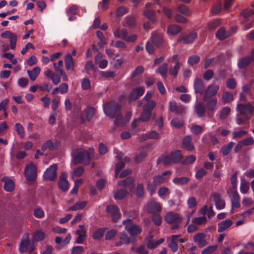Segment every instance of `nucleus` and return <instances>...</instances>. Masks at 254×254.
I'll return each instance as SVG.
<instances>
[{
    "label": "nucleus",
    "instance_id": "1",
    "mask_svg": "<svg viewBox=\"0 0 254 254\" xmlns=\"http://www.w3.org/2000/svg\"><path fill=\"white\" fill-rule=\"evenodd\" d=\"M93 149H89L88 151L85 150L79 151L73 156L72 162L76 165L82 163L88 165L91 160V155L93 153Z\"/></svg>",
    "mask_w": 254,
    "mask_h": 254
},
{
    "label": "nucleus",
    "instance_id": "2",
    "mask_svg": "<svg viewBox=\"0 0 254 254\" xmlns=\"http://www.w3.org/2000/svg\"><path fill=\"white\" fill-rule=\"evenodd\" d=\"M121 105L114 101H110L104 106L105 115L111 119L114 118L118 113H121Z\"/></svg>",
    "mask_w": 254,
    "mask_h": 254
},
{
    "label": "nucleus",
    "instance_id": "3",
    "mask_svg": "<svg viewBox=\"0 0 254 254\" xmlns=\"http://www.w3.org/2000/svg\"><path fill=\"white\" fill-rule=\"evenodd\" d=\"M125 225V230L127 231L131 236H135L141 232V228L136 224L132 223L131 219H128L123 222Z\"/></svg>",
    "mask_w": 254,
    "mask_h": 254
},
{
    "label": "nucleus",
    "instance_id": "4",
    "mask_svg": "<svg viewBox=\"0 0 254 254\" xmlns=\"http://www.w3.org/2000/svg\"><path fill=\"white\" fill-rule=\"evenodd\" d=\"M219 89L218 85L211 84L208 85L204 92L203 100L204 101H208L211 98L214 97Z\"/></svg>",
    "mask_w": 254,
    "mask_h": 254
},
{
    "label": "nucleus",
    "instance_id": "5",
    "mask_svg": "<svg viewBox=\"0 0 254 254\" xmlns=\"http://www.w3.org/2000/svg\"><path fill=\"white\" fill-rule=\"evenodd\" d=\"M58 166L57 164H53L48 168L43 175V178L46 181H53L57 177V171Z\"/></svg>",
    "mask_w": 254,
    "mask_h": 254
},
{
    "label": "nucleus",
    "instance_id": "6",
    "mask_svg": "<svg viewBox=\"0 0 254 254\" xmlns=\"http://www.w3.org/2000/svg\"><path fill=\"white\" fill-rule=\"evenodd\" d=\"M237 111L240 115L243 117H246L249 114H251L254 111V108L252 105L249 103L239 104L237 107Z\"/></svg>",
    "mask_w": 254,
    "mask_h": 254
},
{
    "label": "nucleus",
    "instance_id": "7",
    "mask_svg": "<svg viewBox=\"0 0 254 254\" xmlns=\"http://www.w3.org/2000/svg\"><path fill=\"white\" fill-rule=\"evenodd\" d=\"M26 179L29 181H34L36 178V168L33 163L28 164L25 170Z\"/></svg>",
    "mask_w": 254,
    "mask_h": 254
},
{
    "label": "nucleus",
    "instance_id": "8",
    "mask_svg": "<svg viewBox=\"0 0 254 254\" xmlns=\"http://www.w3.org/2000/svg\"><path fill=\"white\" fill-rule=\"evenodd\" d=\"M182 220V218L179 214L173 212L167 213L165 216V221L169 224L181 223Z\"/></svg>",
    "mask_w": 254,
    "mask_h": 254
},
{
    "label": "nucleus",
    "instance_id": "9",
    "mask_svg": "<svg viewBox=\"0 0 254 254\" xmlns=\"http://www.w3.org/2000/svg\"><path fill=\"white\" fill-rule=\"evenodd\" d=\"M106 211L112 214L113 221L114 222H116L121 217V214L119 212V209L115 205L107 206Z\"/></svg>",
    "mask_w": 254,
    "mask_h": 254
},
{
    "label": "nucleus",
    "instance_id": "10",
    "mask_svg": "<svg viewBox=\"0 0 254 254\" xmlns=\"http://www.w3.org/2000/svg\"><path fill=\"white\" fill-rule=\"evenodd\" d=\"M144 92V88L143 87H138L133 89L130 93L128 99L129 101H135L140 96H142Z\"/></svg>",
    "mask_w": 254,
    "mask_h": 254
},
{
    "label": "nucleus",
    "instance_id": "11",
    "mask_svg": "<svg viewBox=\"0 0 254 254\" xmlns=\"http://www.w3.org/2000/svg\"><path fill=\"white\" fill-rule=\"evenodd\" d=\"M206 237V234L203 233H197L193 237V241L197 243L199 247L202 248L207 244Z\"/></svg>",
    "mask_w": 254,
    "mask_h": 254
},
{
    "label": "nucleus",
    "instance_id": "12",
    "mask_svg": "<svg viewBox=\"0 0 254 254\" xmlns=\"http://www.w3.org/2000/svg\"><path fill=\"white\" fill-rule=\"evenodd\" d=\"M162 207L160 203L155 201L149 202L147 206V211L149 213L155 214L161 211Z\"/></svg>",
    "mask_w": 254,
    "mask_h": 254
},
{
    "label": "nucleus",
    "instance_id": "13",
    "mask_svg": "<svg viewBox=\"0 0 254 254\" xmlns=\"http://www.w3.org/2000/svg\"><path fill=\"white\" fill-rule=\"evenodd\" d=\"M170 111L175 112L176 114L182 115L185 112V108L183 105H178L175 101L170 103Z\"/></svg>",
    "mask_w": 254,
    "mask_h": 254
},
{
    "label": "nucleus",
    "instance_id": "14",
    "mask_svg": "<svg viewBox=\"0 0 254 254\" xmlns=\"http://www.w3.org/2000/svg\"><path fill=\"white\" fill-rule=\"evenodd\" d=\"M194 88L195 93L200 95L203 94L205 89L203 81L200 78L195 79L194 82Z\"/></svg>",
    "mask_w": 254,
    "mask_h": 254
},
{
    "label": "nucleus",
    "instance_id": "15",
    "mask_svg": "<svg viewBox=\"0 0 254 254\" xmlns=\"http://www.w3.org/2000/svg\"><path fill=\"white\" fill-rule=\"evenodd\" d=\"M231 35V32L226 30L224 27H220L216 33V38L220 41L229 38Z\"/></svg>",
    "mask_w": 254,
    "mask_h": 254
},
{
    "label": "nucleus",
    "instance_id": "16",
    "mask_svg": "<svg viewBox=\"0 0 254 254\" xmlns=\"http://www.w3.org/2000/svg\"><path fill=\"white\" fill-rule=\"evenodd\" d=\"M66 174L63 173L60 176V180L59 181V187L63 191H66L68 189V182L66 179Z\"/></svg>",
    "mask_w": 254,
    "mask_h": 254
},
{
    "label": "nucleus",
    "instance_id": "17",
    "mask_svg": "<svg viewBox=\"0 0 254 254\" xmlns=\"http://www.w3.org/2000/svg\"><path fill=\"white\" fill-rule=\"evenodd\" d=\"M1 181L4 182L3 186L4 190L8 192H11L14 189V183L11 179H9L6 177H4L1 178Z\"/></svg>",
    "mask_w": 254,
    "mask_h": 254
},
{
    "label": "nucleus",
    "instance_id": "18",
    "mask_svg": "<svg viewBox=\"0 0 254 254\" xmlns=\"http://www.w3.org/2000/svg\"><path fill=\"white\" fill-rule=\"evenodd\" d=\"M197 34L195 32H191L188 35L181 37L178 42L184 41L186 44H190L197 37Z\"/></svg>",
    "mask_w": 254,
    "mask_h": 254
},
{
    "label": "nucleus",
    "instance_id": "19",
    "mask_svg": "<svg viewBox=\"0 0 254 254\" xmlns=\"http://www.w3.org/2000/svg\"><path fill=\"white\" fill-rule=\"evenodd\" d=\"M181 153V151L179 150H176L171 152L169 155L171 158V159L173 162V163H177L181 160L183 156Z\"/></svg>",
    "mask_w": 254,
    "mask_h": 254
},
{
    "label": "nucleus",
    "instance_id": "20",
    "mask_svg": "<svg viewBox=\"0 0 254 254\" xmlns=\"http://www.w3.org/2000/svg\"><path fill=\"white\" fill-rule=\"evenodd\" d=\"M233 224V222L231 220L226 219L224 221H222L218 224L219 227L218 231L219 233H222L227 229L231 226Z\"/></svg>",
    "mask_w": 254,
    "mask_h": 254
},
{
    "label": "nucleus",
    "instance_id": "21",
    "mask_svg": "<svg viewBox=\"0 0 254 254\" xmlns=\"http://www.w3.org/2000/svg\"><path fill=\"white\" fill-rule=\"evenodd\" d=\"M183 147L188 150H192L194 149V145L191 142V138L190 136H186L182 143Z\"/></svg>",
    "mask_w": 254,
    "mask_h": 254
},
{
    "label": "nucleus",
    "instance_id": "22",
    "mask_svg": "<svg viewBox=\"0 0 254 254\" xmlns=\"http://www.w3.org/2000/svg\"><path fill=\"white\" fill-rule=\"evenodd\" d=\"M182 30V27L178 25L171 24L168 26L167 33L172 35L178 34Z\"/></svg>",
    "mask_w": 254,
    "mask_h": 254
},
{
    "label": "nucleus",
    "instance_id": "23",
    "mask_svg": "<svg viewBox=\"0 0 254 254\" xmlns=\"http://www.w3.org/2000/svg\"><path fill=\"white\" fill-rule=\"evenodd\" d=\"M252 61V58L249 56L245 57L239 60L238 66L240 68H244L248 66Z\"/></svg>",
    "mask_w": 254,
    "mask_h": 254
},
{
    "label": "nucleus",
    "instance_id": "24",
    "mask_svg": "<svg viewBox=\"0 0 254 254\" xmlns=\"http://www.w3.org/2000/svg\"><path fill=\"white\" fill-rule=\"evenodd\" d=\"M65 67L67 70H74V61L72 56L68 54L65 58Z\"/></svg>",
    "mask_w": 254,
    "mask_h": 254
},
{
    "label": "nucleus",
    "instance_id": "25",
    "mask_svg": "<svg viewBox=\"0 0 254 254\" xmlns=\"http://www.w3.org/2000/svg\"><path fill=\"white\" fill-rule=\"evenodd\" d=\"M195 110L199 117H203L205 114L206 108L204 104L201 102H199L195 105Z\"/></svg>",
    "mask_w": 254,
    "mask_h": 254
},
{
    "label": "nucleus",
    "instance_id": "26",
    "mask_svg": "<svg viewBox=\"0 0 254 254\" xmlns=\"http://www.w3.org/2000/svg\"><path fill=\"white\" fill-rule=\"evenodd\" d=\"M128 193L127 190L126 189L122 188L116 191L114 193V198L116 199H123Z\"/></svg>",
    "mask_w": 254,
    "mask_h": 254
},
{
    "label": "nucleus",
    "instance_id": "27",
    "mask_svg": "<svg viewBox=\"0 0 254 254\" xmlns=\"http://www.w3.org/2000/svg\"><path fill=\"white\" fill-rule=\"evenodd\" d=\"M40 71V68L38 66H36L34 67L31 70H27V73L29 76L30 79L32 81H34L39 74Z\"/></svg>",
    "mask_w": 254,
    "mask_h": 254
},
{
    "label": "nucleus",
    "instance_id": "28",
    "mask_svg": "<svg viewBox=\"0 0 254 254\" xmlns=\"http://www.w3.org/2000/svg\"><path fill=\"white\" fill-rule=\"evenodd\" d=\"M168 65L167 63H163L159 66L156 70V72L160 74L164 78L167 76Z\"/></svg>",
    "mask_w": 254,
    "mask_h": 254
},
{
    "label": "nucleus",
    "instance_id": "29",
    "mask_svg": "<svg viewBox=\"0 0 254 254\" xmlns=\"http://www.w3.org/2000/svg\"><path fill=\"white\" fill-rule=\"evenodd\" d=\"M217 100L215 98L209 99L207 103L206 106L208 110L211 112H214L217 109Z\"/></svg>",
    "mask_w": 254,
    "mask_h": 254
},
{
    "label": "nucleus",
    "instance_id": "30",
    "mask_svg": "<svg viewBox=\"0 0 254 254\" xmlns=\"http://www.w3.org/2000/svg\"><path fill=\"white\" fill-rule=\"evenodd\" d=\"M231 111V108L229 107L223 108L220 111L219 119L221 120H225L230 114Z\"/></svg>",
    "mask_w": 254,
    "mask_h": 254
},
{
    "label": "nucleus",
    "instance_id": "31",
    "mask_svg": "<svg viewBox=\"0 0 254 254\" xmlns=\"http://www.w3.org/2000/svg\"><path fill=\"white\" fill-rule=\"evenodd\" d=\"M134 180L132 177H128L124 180L120 181L118 183V186L128 187L134 182Z\"/></svg>",
    "mask_w": 254,
    "mask_h": 254
},
{
    "label": "nucleus",
    "instance_id": "32",
    "mask_svg": "<svg viewBox=\"0 0 254 254\" xmlns=\"http://www.w3.org/2000/svg\"><path fill=\"white\" fill-rule=\"evenodd\" d=\"M128 34V32L127 29L123 28L121 30L117 29L114 32V35L116 37L118 38H122L123 40L126 39V36H127Z\"/></svg>",
    "mask_w": 254,
    "mask_h": 254
},
{
    "label": "nucleus",
    "instance_id": "33",
    "mask_svg": "<svg viewBox=\"0 0 254 254\" xmlns=\"http://www.w3.org/2000/svg\"><path fill=\"white\" fill-rule=\"evenodd\" d=\"M190 181V178L187 177H183L180 178H175L173 182L174 184L179 185H184L187 184Z\"/></svg>",
    "mask_w": 254,
    "mask_h": 254
},
{
    "label": "nucleus",
    "instance_id": "34",
    "mask_svg": "<svg viewBox=\"0 0 254 254\" xmlns=\"http://www.w3.org/2000/svg\"><path fill=\"white\" fill-rule=\"evenodd\" d=\"M120 240L123 242L124 244H128L129 243H134L135 242L136 239L133 238H129L127 235L125 233L123 232L120 237Z\"/></svg>",
    "mask_w": 254,
    "mask_h": 254
},
{
    "label": "nucleus",
    "instance_id": "35",
    "mask_svg": "<svg viewBox=\"0 0 254 254\" xmlns=\"http://www.w3.org/2000/svg\"><path fill=\"white\" fill-rule=\"evenodd\" d=\"M222 100L223 103H227L234 100L233 94L229 92H224L222 95Z\"/></svg>",
    "mask_w": 254,
    "mask_h": 254
},
{
    "label": "nucleus",
    "instance_id": "36",
    "mask_svg": "<svg viewBox=\"0 0 254 254\" xmlns=\"http://www.w3.org/2000/svg\"><path fill=\"white\" fill-rule=\"evenodd\" d=\"M86 201L77 202L73 206L70 207L68 211H75L78 209H82L86 205Z\"/></svg>",
    "mask_w": 254,
    "mask_h": 254
},
{
    "label": "nucleus",
    "instance_id": "37",
    "mask_svg": "<svg viewBox=\"0 0 254 254\" xmlns=\"http://www.w3.org/2000/svg\"><path fill=\"white\" fill-rule=\"evenodd\" d=\"M151 41L157 47H160L163 43L162 37L156 34H154L152 36L151 38Z\"/></svg>",
    "mask_w": 254,
    "mask_h": 254
},
{
    "label": "nucleus",
    "instance_id": "38",
    "mask_svg": "<svg viewBox=\"0 0 254 254\" xmlns=\"http://www.w3.org/2000/svg\"><path fill=\"white\" fill-rule=\"evenodd\" d=\"M177 10L186 16H190L191 13V11L187 6L183 4L178 6Z\"/></svg>",
    "mask_w": 254,
    "mask_h": 254
},
{
    "label": "nucleus",
    "instance_id": "39",
    "mask_svg": "<svg viewBox=\"0 0 254 254\" xmlns=\"http://www.w3.org/2000/svg\"><path fill=\"white\" fill-rule=\"evenodd\" d=\"M147 156V153L145 150L140 152L134 157V161L136 163L142 162Z\"/></svg>",
    "mask_w": 254,
    "mask_h": 254
},
{
    "label": "nucleus",
    "instance_id": "40",
    "mask_svg": "<svg viewBox=\"0 0 254 254\" xmlns=\"http://www.w3.org/2000/svg\"><path fill=\"white\" fill-rule=\"evenodd\" d=\"M234 145V143H233V142H230L228 144L224 145L221 150L223 155H227L231 151Z\"/></svg>",
    "mask_w": 254,
    "mask_h": 254
},
{
    "label": "nucleus",
    "instance_id": "41",
    "mask_svg": "<svg viewBox=\"0 0 254 254\" xmlns=\"http://www.w3.org/2000/svg\"><path fill=\"white\" fill-rule=\"evenodd\" d=\"M151 116V112L143 110V112L141 114L140 118H138L140 122H147L149 120Z\"/></svg>",
    "mask_w": 254,
    "mask_h": 254
},
{
    "label": "nucleus",
    "instance_id": "42",
    "mask_svg": "<svg viewBox=\"0 0 254 254\" xmlns=\"http://www.w3.org/2000/svg\"><path fill=\"white\" fill-rule=\"evenodd\" d=\"M143 15L151 21H154L155 12L152 9H147L143 11Z\"/></svg>",
    "mask_w": 254,
    "mask_h": 254
},
{
    "label": "nucleus",
    "instance_id": "43",
    "mask_svg": "<svg viewBox=\"0 0 254 254\" xmlns=\"http://www.w3.org/2000/svg\"><path fill=\"white\" fill-rule=\"evenodd\" d=\"M114 118H115L114 124L117 127L120 126L122 125H125L126 124V123L123 121V117L122 115L121 114V113H118Z\"/></svg>",
    "mask_w": 254,
    "mask_h": 254
},
{
    "label": "nucleus",
    "instance_id": "44",
    "mask_svg": "<svg viewBox=\"0 0 254 254\" xmlns=\"http://www.w3.org/2000/svg\"><path fill=\"white\" fill-rule=\"evenodd\" d=\"M249 189V182L245 180H242L241 183V191L243 193H246L248 192Z\"/></svg>",
    "mask_w": 254,
    "mask_h": 254
},
{
    "label": "nucleus",
    "instance_id": "45",
    "mask_svg": "<svg viewBox=\"0 0 254 254\" xmlns=\"http://www.w3.org/2000/svg\"><path fill=\"white\" fill-rule=\"evenodd\" d=\"M181 65V64L177 63V65H175L174 66L170 67L169 68L170 74L173 76L174 77H176L178 75V70Z\"/></svg>",
    "mask_w": 254,
    "mask_h": 254
},
{
    "label": "nucleus",
    "instance_id": "46",
    "mask_svg": "<svg viewBox=\"0 0 254 254\" xmlns=\"http://www.w3.org/2000/svg\"><path fill=\"white\" fill-rule=\"evenodd\" d=\"M155 106L156 102L152 100L148 102L143 106V110L150 111L151 112V111L154 109Z\"/></svg>",
    "mask_w": 254,
    "mask_h": 254
},
{
    "label": "nucleus",
    "instance_id": "47",
    "mask_svg": "<svg viewBox=\"0 0 254 254\" xmlns=\"http://www.w3.org/2000/svg\"><path fill=\"white\" fill-rule=\"evenodd\" d=\"M131 250L132 251H134L138 254H148V252L145 250V247L144 246H140L137 248L132 247L131 248Z\"/></svg>",
    "mask_w": 254,
    "mask_h": 254
},
{
    "label": "nucleus",
    "instance_id": "48",
    "mask_svg": "<svg viewBox=\"0 0 254 254\" xmlns=\"http://www.w3.org/2000/svg\"><path fill=\"white\" fill-rule=\"evenodd\" d=\"M15 130L21 138H23L25 136L24 128L22 125L17 123L15 125Z\"/></svg>",
    "mask_w": 254,
    "mask_h": 254
},
{
    "label": "nucleus",
    "instance_id": "49",
    "mask_svg": "<svg viewBox=\"0 0 254 254\" xmlns=\"http://www.w3.org/2000/svg\"><path fill=\"white\" fill-rule=\"evenodd\" d=\"M171 158L170 155L166 156L165 157H162L159 158L158 160V163H163V164L165 165H169L171 163H173V162L171 160Z\"/></svg>",
    "mask_w": 254,
    "mask_h": 254
},
{
    "label": "nucleus",
    "instance_id": "50",
    "mask_svg": "<svg viewBox=\"0 0 254 254\" xmlns=\"http://www.w3.org/2000/svg\"><path fill=\"white\" fill-rule=\"evenodd\" d=\"M217 248V245L208 246L202 251L201 254H211L215 252Z\"/></svg>",
    "mask_w": 254,
    "mask_h": 254
},
{
    "label": "nucleus",
    "instance_id": "51",
    "mask_svg": "<svg viewBox=\"0 0 254 254\" xmlns=\"http://www.w3.org/2000/svg\"><path fill=\"white\" fill-rule=\"evenodd\" d=\"M86 113V118L88 121H90L93 117L95 113V109L93 108H88L85 110Z\"/></svg>",
    "mask_w": 254,
    "mask_h": 254
},
{
    "label": "nucleus",
    "instance_id": "52",
    "mask_svg": "<svg viewBox=\"0 0 254 254\" xmlns=\"http://www.w3.org/2000/svg\"><path fill=\"white\" fill-rule=\"evenodd\" d=\"M144 194V187L143 184H139L136 187V194L137 196L140 198L143 196Z\"/></svg>",
    "mask_w": 254,
    "mask_h": 254
},
{
    "label": "nucleus",
    "instance_id": "53",
    "mask_svg": "<svg viewBox=\"0 0 254 254\" xmlns=\"http://www.w3.org/2000/svg\"><path fill=\"white\" fill-rule=\"evenodd\" d=\"M49 148L50 150H52L54 148V143L51 140H49L45 142L41 147V150L45 151L46 149Z\"/></svg>",
    "mask_w": 254,
    "mask_h": 254
},
{
    "label": "nucleus",
    "instance_id": "54",
    "mask_svg": "<svg viewBox=\"0 0 254 254\" xmlns=\"http://www.w3.org/2000/svg\"><path fill=\"white\" fill-rule=\"evenodd\" d=\"M171 124L175 127L181 128L184 125V122L183 120H179L177 118H174L172 120Z\"/></svg>",
    "mask_w": 254,
    "mask_h": 254
},
{
    "label": "nucleus",
    "instance_id": "55",
    "mask_svg": "<svg viewBox=\"0 0 254 254\" xmlns=\"http://www.w3.org/2000/svg\"><path fill=\"white\" fill-rule=\"evenodd\" d=\"M29 243L28 239L24 240L21 241L19 246V250L21 253L26 252L27 250V247Z\"/></svg>",
    "mask_w": 254,
    "mask_h": 254
},
{
    "label": "nucleus",
    "instance_id": "56",
    "mask_svg": "<svg viewBox=\"0 0 254 254\" xmlns=\"http://www.w3.org/2000/svg\"><path fill=\"white\" fill-rule=\"evenodd\" d=\"M220 25V21L218 19H215L208 24V28L209 30H213Z\"/></svg>",
    "mask_w": 254,
    "mask_h": 254
},
{
    "label": "nucleus",
    "instance_id": "57",
    "mask_svg": "<svg viewBox=\"0 0 254 254\" xmlns=\"http://www.w3.org/2000/svg\"><path fill=\"white\" fill-rule=\"evenodd\" d=\"M192 222L197 225H200L202 224H204L207 222V219L205 216H202L200 217H197L194 218Z\"/></svg>",
    "mask_w": 254,
    "mask_h": 254
},
{
    "label": "nucleus",
    "instance_id": "58",
    "mask_svg": "<svg viewBox=\"0 0 254 254\" xmlns=\"http://www.w3.org/2000/svg\"><path fill=\"white\" fill-rule=\"evenodd\" d=\"M117 232L115 230L112 229L108 231L105 235V239L107 240H110L113 239L117 235Z\"/></svg>",
    "mask_w": 254,
    "mask_h": 254
},
{
    "label": "nucleus",
    "instance_id": "59",
    "mask_svg": "<svg viewBox=\"0 0 254 254\" xmlns=\"http://www.w3.org/2000/svg\"><path fill=\"white\" fill-rule=\"evenodd\" d=\"M214 76V72L212 69L207 70L203 75L204 80L208 81L211 79Z\"/></svg>",
    "mask_w": 254,
    "mask_h": 254
},
{
    "label": "nucleus",
    "instance_id": "60",
    "mask_svg": "<svg viewBox=\"0 0 254 254\" xmlns=\"http://www.w3.org/2000/svg\"><path fill=\"white\" fill-rule=\"evenodd\" d=\"M251 86L250 84H246L243 87V91L241 94L240 97L241 99H244L246 95L251 90Z\"/></svg>",
    "mask_w": 254,
    "mask_h": 254
},
{
    "label": "nucleus",
    "instance_id": "61",
    "mask_svg": "<svg viewBox=\"0 0 254 254\" xmlns=\"http://www.w3.org/2000/svg\"><path fill=\"white\" fill-rule=\"evenodd\" d=\"M195 160L194 155H191L188 156L185 159L182 161V164L183 165H189L192 163Z\"/></svg>",
    "mask_w": 254,
    "mask_h": 254
},
{
    "label": "nucleus",
    "instance_id": "62",
    "mask_svg": "<svg viewBox=\"0 0 254 254\" xmlns=\"http://www.w3.org/2000/svg\"><path fill=\"white\" fill-rule=\"evenodd\" d=\"M128 11V9L125 6H120L117 9L116 15L117 16H121L126 13H127Z\"/></svg>",
    "mask_w": 254,
    "mask_h": 254
},
{
    "label": "nucleus",
    "instance_id": "63",
    "mask_svg": "<svg viewBox=\"0 0 254 254\" xmlns=\"http://www.w3.org/2000/svg\"><path fill=\"white\" fill-rule=\"evenodd\" d=\"M105 232L104 229H99L97 230L93 234V238L94 239L97 240L103 237Z\"/></svg>",
    "mask_w": 254,
    "mask_h": 254
},
{
    "label": "nucleus",
    "instance_id": "64",
    "mask_svg": "<svg viewBox=\"0 0 254 254\" xmlns=\"http://www.w3.org/2000/svg\"><path fill=\"white\" fill-rule=\"evenodd\" d=\"M165 178L161 175L155 176L153 179V183L155 185L157 186L164 182Z\"/></svg>",
    "mask_w": 254,
    "mask_h": 254
}]
</instances>
